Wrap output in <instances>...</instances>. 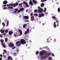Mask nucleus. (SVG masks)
<instances>
[{
  "mask_svg": "<svg viewBox=\"0 0 60 60\" xmlns=\"http://www.w3.org/2000/svg\"><path fill=\"white\" fill-rule=\"evenodd\" d=\"M0 41L1 42H3V40H1V39L0 40Z\"/></svg>",
  "mask_w": 60,
  "mask_h": 60,
  "instance_id": "680f3d73",
  "label": "nucleus"
},
{
  "mask_svg": "<svg viewBox=\"0 0 60 60\" xmlns=\"http://www.w3.org/2000/svg\"><path fill=\"white\" fill-rule=\"evenodd\" d=\"M33 13H32L30 14V16H33Z\"/></svg>",
  "mask_w": 60,
  "mask_h": 60,
  "instance_id": "09e8293b",
  "label": "nucleus"
},
{
  "mask_svg": "<svg viewBox=\"0 0 60 60\" xmlns=\"http://www.w3.org/2000/svg\"><path fill=\"white\" fill-rule=\"evenodd\" d=\"M20 10L21 11H23V10H24V8H20Z\"/></svg>",
  "mask_w": 60,
  "mask_h": 60,
  "instance_id": "f704fd0d",
  "label": "nucleus"
},
{
  "mask_svg": "<svg viewBox=\"0 0 60 60\" xmlns=\"http://www.w3.org/2000/svg\"><path fill=\"white\" fill-rule=\"evenodd\" d=\"M46 53V52L45 51H44V52L43 51H42L40 52V55H41V56H43L45 55L44 54H45V53Z\"/></svg>",
  "mask_w": 60,
  "mask_h": 60,
  "instance_id": "39448f33",
  "label": "nucleus"
},
{
  "mask_svg": "<svg viewBox=\"0 0 60 60\" xmlns=\"http://www.w3.org/2000/svg\"><path fill=\"white\" fill-rule=\"evenodd\" d=\"M27 26V24H24L23 25V27L24 28H25L26 26Z\"/></svg>",
  "mask_w": 60,
  "mask_h": 60,
  "instance_id": "dca6fc26",
  "label": "nucleus"
},
{
  "mask_svg": "<svg viewBox=\"0 0 60 60\" xmlns=\"http://www.w3.org/2000/svg\"><path fill=\"white\" fill-rule=\"evenodd\" d=\"M3 41L1 42V44L2 45H3Z\"/></svg>",
  "mask_w": 60,
  "mask_h": 60,
  "instance_id": "338daca9",
  "label": "nucleus"
},
{
  "mask_svg": "<svg viewBox=\"0 0 60 60\" xmlns=\"http://www.w3.org/2000/svg\"><path fill=\"white\" fill-rule=\"evenodd\" d=\"M0 57H3V56L2 54H0Z\"/></svg>",
  "mask_w": 60,
  "mask_h": 60,
  "instance_id": "052dcab7",
  "label": "nucleus"
},
{
  "mask_svg": "<svg viewBox=\"0 0 60 60\" xmlns=\"http://www.w3.org/2000/svg\"><path fill=\"white\" fill-rule=\"evenodd\" d=\"M34 12H38V10L35 9L34 10Z\"/></svg>",
  "mask_w": 60,
  "mask_h": 60,
  "instance_id": "2f4dec72",
  "label": "nucleus"
},
{
  "mask_svg": "<svg viewBox=\"0 0 60 60\" xmlns=\"http://www.w3.org/2000/svg\"><path fill=\"white\" fill-rule=\"evenodd\" d=\"M58 12L60 13V8H58Z\"/></svg>",
  "mask_w": 60,
  "mask_h": 60,
  "instance_id": "bb28decb",
  "label": "nucleus"
},
{
  "mask_svg": "<svg viewBox=\"0 0 60 60\" xmlns=\"http://www.w3.org/2000/svg\"><path fill=\"white\" fill-rule=\"evenodd\" d=\"M52 56H55L54 54L53 53H52Z\"/></svg>",
  "mask_w": 60,
  "mask_h": 60,
  "instance_id": "4d7b16f0",
  "label": "nucleus"
},
{
  "mask_svg": "<svg viewBox=\"0 0 60 60\" xmlns=\"http://www.w3.org/2000/svg\"><path fill=\"white\" fill-rule=\"evenodd\" d=\"M2 25H3V26H5V24L4 23V22H3L2 23Z\"/></svg>",
  "mask_w": 60,
  "mask_h": 60,
  "instance_id": "58836bf2",
  "label": "nucleus"
},
{
  "mask_svg": "<svg viewBox=\"0 0 60 60\" xmlns=\"http://www.w3.org/2000/svg\"><path fill=\"white\" fill-rule=\"evenodd\" d=\"M7 5H3L2 7H4V6H6Z\"/></svg>",
  "mask_w": 60,
  "mask_h": 60,
  "instance_id": "864d4df0",
  "label": "nucleus"
},
{
  "mask_svg": "<svg viewBox=\"0 0 60 60\" xmlns=\"http://www.w3.org/2000/svg\"><path fill=\"white\" fill-rule=\"evenodd\" d=\"M32 2L34 4H36L37 3V1H36V0H32Z\"/></svg>",
  "mask_w": 60,
  "mask_h": 60,
  "instance_id": "1a4fd4ad",
  "label": "nucleus"
},
{
  "mask_svg": "<svg viewBox=\"0 0 60 60\" xmlns=\"http://www.w3.org/2000/svg\"><path fill=\"white\" fill-rule=\"evenodd\" d=\"M3 9H4V10H5V9H7V8L4 7L3 8Z\"/></svg>",
  "mask_w": 60,
  "mask_h": 60,
  "instance_id": "8fccbe9b",
  "label": "nucleus"
},
{
  "mask_svg": "<svg viewBox=\"0 0 60 60\" xmlns=\"http://www.w3.org/2000/svg\"><path fill=\"white\" fill-rule=\"evenodd\" d=\"M58 20V19H56V23H57L58 22V20Z\"/></svg>",
  "mask_w": 60,
  "mask_h": 60,
  "instance_id": "de8ad7c7",
  "label": "nucleus"
},
{
  "mask_svg": "<svg viewBox=\"0 0 60 60\" xmlns=\"http://www.w3.org/2000/svg\"><path fill=\"white\" fill-rule=\"evenodd\" d=\"M38 13H41L43 11V9L41 8H40V7H38Z\"/></svg>",
  "mask_w": 60,
  "mask_h": 60,
  "instance_id": "f03ea898",
  "label": "nucleus"
},
{
  "mask_svg": "<svg viewBox=\"0 0 60 60\" xmlns=\"http://www.w3.org/2000/svg\"><path fill=\"white\" fill-rule=\"evenodd\" d=\"M15 52L16 53L18 54L19 52V50H17Z\"/></svg>",
  "mask_w": 60,
  "mask_h": 60,
  "instance_id": "5701e85b",
  "label": "nucleus"
},
{
  "mask_svg": "<svg viewBox=\"0 0 60 60\" xmlns=\"http://www.w3.org/2000/svg\"><path fill=\"white\" fill-rule=\"evenodd\" d=\"M22 4V3H20L19 4V6H21Z\"/></svg>",
  "mask_w": 60,
  "mask_h": 60,
  "instance_id": "6e6d98bb",
  "label": "nucleus"
},
{
  "mask_svg": "<svg viewBox=\"0 0 60 60\" xmlns=\"http://www.w3.org/2000/svg\"><path fill=\"white\" fill-rule=\"evenodd\" d=\"M3 47L4 48H6V46H5V44H3Z\"/></svg>",
  "mask_w": 60,
  "mask_h": 60,
  "instance_id": "7c9ffc66",
  "label": "nucleus"
},
{
  "mask_svg": "<svg viewBox=\"0 0 60 60\" xmlns=\"http://www.w3.org/2000/svg\"><path fill=\"white\" fill-rule=\"evenodd\" d=\"M44 6V4L43 3H42L41 4V7H43V6Z\"/></svg>",
  "mask_w": 60,
  "mask_h": 60,
  "instance_id": "412c9836",
  "label": "nucleus"
},
{
  "mask_svg": "<svg viewBox=\"0 0 60 60\" xmlns=\"http://www.w3.org/2000/svg\"><path fill=\"white\" fill-rule=\"evenodd\" d=\"M8 25H9V22L7 21V25H6L7 27V26H8Z\"/></svg>",
  "mask_w": 60,
  "mask_h": 60,
  "instance_id": "c9c22d12",
  "label": "nucleus"
},
{
  "mask_svg": "<svg viewBox=\"0 0 60 60\" xmlns=\"http://www.w3.org/2000/svg\"><path fill=\"white\" fill-rule=\"evenodd\" d=\"M21 11L20 10H19L18 11V13H19Z\"/></svg>",
  "mask_w": 60,
  "mask_h": 60,
  "instance_id": "49530a36",
  "label": "nucleus"
},
{
  "mask_svg": "<svg viewBox=\"0 0 60 60\" xmlns=\"http://www.w3.org/2000/svg\"><path fill=\"white\" fill-rule=\"evenodd\" d=\"M26 31L27 32H28V33H29V29H27Z\"/></svg>",
  "mask_w": 60,
  "mask_h": 60,
  "instance_id": "b1692460",
  "label": "nucleus"
},
{
  "mask_svg": "<svg viewBox=\"0 0 60 60\" xmlns=\"http://www.w3.org/2000/svg\"><path fill=\"white\" fill-rule=\"evenodd\" d=\"M47 54H48L47 55V56H50V52L47 53Z\"/></svg>",
  "mask_w": 60,
  "mask_h": 60,
  "instance_id": "393cba45",
  "label": "nucleus"
},
{
  "mask_svg": "<svg viewBox=\"0 0 60 60\" xmlns=\"http://www.w3.org/2000/svg\"><path fill=\"white\" fill-rule=\"evenodd\" d=\"M27 33H28V32H27L26 31L25 32L24 34L26 35L27 34Z\"/></svg>",
  "mask_w": 60,
  "mask_h": 60,
  "instance_id": "72a5a7b5",
  "label": "nucleus"
},
{
  "mask_svg": "<svg viewBox=\"0 0 60 60\" xmlns=\"http://www.w3.org/2000/svg\"><path fill=\"white\" fill-rule=\"evenodd\" d=\"M39 54V52L38 51H37L36 52V55H38Z\"/></svg>",
  "mask_w": 60,
  "mask_h": 60,
  "instance_id": "a19ab883",
  "label": "nucleus"
},
{
  "mask_svg": "<svg viewBox=\"0 0 60 60\" xmlns=\"http://www.w3.org/2000/svg\"><path fill=\"white\" fill-rule=\"evenodd\" d=\"M18 4H19L18 3H16L15 4V7H16V6H17Z\"/></svg>",
  "mask_w": 60,
  "mask_h": 60,
  "instance_id": "c756f323",
  "label": "nucleus"
},
{
  "mask_svg": "<svg viewBox=\"0 0 60 60\" xmlns=\"http://www.w3.org/2000/svg\"><path fill=\"white\" fill-rule=\"evenodd\" d=\"M47 9V8H44V12H46V10Z\"/></svg>",
  "mask_w": 60,
  "mask_h": 60,
  "instance_id": "e433bc0d",
  "label": "nucleus"
},
{
  "mask_svg": "<svg viewBox=\"0 0 60 60\" xmlns=\"http://www.w3.org/2000/svg\"><path fill=\"white\" fill-rule=\"evenodd\" d=\"M19 32L20 33V35H17L18 36H21V35L22 34V31H21V30L20 29L19 30Z\"/></svg>",
  "mask_w": 60,
  "mask_h": 60,
  "instance_id": "0eeeda50",
  "label": "nucleus"
},
{
  "mask_svg": "<svg viewBox=\"0 0 60 60\" xmlns=\"http://www.w3.org/2000/svg\"><path fill=\"white\" fill-rule=\"evenodd\" d=\"M4 31L6 33H8V30L7 29L6 30H5Z\"/></svg>",
  "mask_w": 60,
  "mask_h": 60,
  "instance_id": "aec40b11",
  "label": "nucleus"
},
{
  "mask_svg": "<svg viewBox=\"0 0 60 60\" xmlns=\"http://www.w3.org/2000/svg\"><path fill=\"white\" fill-rule=\"evenodd\" d=\"M31 21H34V16H32L31 17Z\"/></svg>",
  "mask_w": 60,
  "mask_h": 60,
  "instance_id": "f8f14e48",
  "label": "nucleus"
},
{
  "mask_svg": "<svg viewBox=\"0 0 60 60\" xmlns=\"http://www.w3.org/2000/svg\"><path fill=\"white\" fill-rule=\"evenodd\" d=\"M8 9H13V7L12 6H9L8 7Z\"/></svg>",
  "mask_w": 60,
  "mask_h": 60,
  "instance_id": "2eb2a0df",
  "label": "nucleus"
},
{
  "mask_svg": "<svg viewBox=\"0 0 60 60\" xmlns=\"http://www.w3.org/2000/svg\"><path fill=\"white\" fill-rule=\"evenodd\" d=\"M29 21V20H25V21L26 22H27V21Z\"/></svg>",
  "mask_w": 60,
  "mask_h": 60,
  "instance_id": "603ef678",
  "label": "nucleus"
},
{
  "mask_svg": "<svg viewBox=\"0 0 60 60\" xmlns=\"http://www.w3.org/2000/svg\"><path fill=\"white\" fill-rule=\"evenodd\" d=\"M34 15H36V17H37L38 16V14H34Z\"/></svg>",
  "mask_w": 60,
  "mask_h": 60,
  "instance_id": "5fc2aeb1",
  "label": "nucleus"
},
{
  "mask_svg": "<svg viewBox=\"0 0 60 60\" xmlns=\"http://www.w3.org/2000/svg\"><path fill=\"white\" fill-rule=\"evenodd\" d=\"M19 10V9L17 8H16L15 9V11H14V13H16L17 12V11Z\"/></svg>",
  "mask_w": 60,
  "mask_h": 60,
  "instance_id": "9b49d317",
  "label": "nucleus"
},
{
  "mask_svg": "<svg viewBox=\"0 0 60 60\" xmlns=\"http://www.w3.org/2000/svg\"><path fill=\"white\" fill-rule=\"evenodd\" d=\"M47 0H43L41 1L42 2H44V1L46 2L47 1Z\"/></svg>",
  "mask_w": 60,
  "mask_h": 60,
  "instance_id": "37998d69",
  "label": "nucleus"
},
{
  "mask_svg": "<svg viewBox=\"0 0 60 60\" xmlns=\"http://www.w3.org/2000/svg\"><path fill=\"white\" fill-rule=\"evenodd\" d=\"M14 36H15V37H17V36H16V35H14Z\"/></svg>",
  "mask_w": 60,
  "mask_h": 60,
  "instance_id": "69168bd1",
  "label": "nucleus"
},
{
  "mask_svg": "<svg viewBox=\"0 0 60 60\" xmlns=\"http://www.w3.org/2000/svg\"><path fill=\"white\" fill-rule=\"evenodd\" d=\"M11 34H13V32L12 31H10L9 32V35H10Z\"/></svg>",
  "mask_w": 60,
  "mask_h": 60,
  "instance_id": "4468645a",
  "label": "nucleus"
},
{
  "mask_svg": "<svg viewBox=\"0 0 60 60\" xmlns=\"http://www.w3.org/2000/svg\"><path fill=\"white\" fill-rule=\"evenodd\" d=\"M3 34L4 36L6 34V33Z\"/></svg>",
  "mask_w": 60,
  "mask_h": 60,
  "instance_id": "bf43d9fd",
  "label": "nucleus"
},
{
  "mask_svg": "<svg viewBox=\"0 0 60 60\" xmlns=\"http://www.w3.org/2000/svg\"><path fill=\"white\" fill-rule=\"evenodd\" d=\"M5 42H7V41H8V38H6L5 39Z\"/></svg>",
  "mask_w": 60,
  "mask_h": 60,
  "instance_id": "4be33fe9",
  "label": "nucleus"
},
{
  "mask_svg": "<svg viewBox=\"0 0 60 60\" xmlns=\"http://www.w3.org/2000/svg\"><path fill=\"white\" fill-rule=\"evenodd\" d=\"M2 59V58H0V60H1Z\"/></svg>",
  "mask_w": 60,
  "mask_h": 60,
  "instance_id": "774afa93",
  "label": "nucleus"
},
{
  "mask_svg": "<svg viewBox=\"0 0 60 60\" xmlns=\"http://www.w3.org/2000/svg\"><path fill=\"white\" fill-rule=\"evenodd\" d=\"M54 27H56V22H54Z\"/></svg>",
  "mask_w": 60,
  "mask_h": 60,
  "instance_id": "cd10ccee",
  "label": "nucleus"
},
{
  "mask_svg": "<svg viewBox=\"0 0 60 60\" xmlns=\"http://www.w3.org/2000/svg\"><path fill=\"white\" fill-rule=\"evenodd\" d=\"M3 56L4 57V58H6V56H5L4 55H3Z\"/></svg>",
  "mask_w": 60,
  "mask_h": 60,
  "instance_id": "c03bdc74",
  "label": "nucleus"
},
{
  "mask_svg": "<svg viewBox=\"0 0 60 60\" xmlns=\"http://www.w3.org/2000/svg\"><path fill=\"white\" fill-rule=\"evenodd\" d=\"M23 4H24V5H25V4L26 5V4L27 3L26 2V1H23Z\"/></svg>",
  "mask_w": 60,
  "mask_h": 60,
  "instance_id": "a878e982",
  "label": "nucleus"
},
{
  "mask_svg": "<svg viewBox=\"0 0 60 60\" xmlns=\"http://www.w3.org/2000/svg\"><path fill=\"white\" fill-rule=\"evenodd\" d=\"M32 2V0H30V2H29V3H31Z\"/></svg>",
  "mask_w": 60,
  "mask_h": 60,
  "instance_id": "e2e57ef3",
  "label": "nucleus"
},
{
  "mask_svg": "<svg viewBox=\"0 0 60 60\" xmlns=\"http://www.w3.org/2000/svg\"><path fill=\"white\" fill-rule=\"evenodd\" d=\"M13 55L14 56H17V54H16V52L14 53Z\"/></svg>",
  "mask_w": 60,
  "mask_h": 60,
  "instance_id": "c85d7f7f",
  "label": "nucleus"
},
{
  "mask_svg": "<svg viewBox=\"0 0 60 60\" xmlns=\"http://www.w3.org/2000/svg\"><path fill=\"white\" fill-rule=\"evenodd\" d=\"M45 14H46V15H47V14H48V13H47V12H45Z\"/></svg>",
  "mask_w": 60,
  "mask_h": 60,
  "instance_id": "0e129e2a",
  "label": "nucleus"
},
{
  "mask_svg": "<svg viewBox=\"0 0 60 60\" xmlns=\"http://www.w3.org/2000/svg\"><path fill=\"white\" fill-rule=\"evenodd\" d=\"M12 59V58H11V56H9L8 57V60H11Z\"/></svg>",
  "mask_w": 60,
  "mask_h": 60,
  "instance_id": "f3484780",
  "label": "nucleus"
},
{
  "mask_svg": "<svg viewBox=\"0 0 60 60\" xmlns=\"http://www.w3.org/2000/svg\"><path fill=\"white\" fill-rule=\"evenodd\" d=\"M44 16V15L43 14V13H41L40 14V15H38V17L39 18H41L42 17H43Z\"/></svg>",
  "mask_w": 60,
  "mask_h": 60,
  "instance_id": "423d86ee",
  "label": "nucleus"
},
{
  "mask_svg": "<svg viewBox=\"0 0 60 60\" xmlns=\"http://www.w3.org/2000/svg\"><path fill=\"white\" fill-rule=\"evenodd\" d=\"M0 37H1V38H3V35L1 34H0Z\"/></svg>",
  "mask_w": 60,
  "mask_h": 60,
  "instance_id": "a18cd8bd",
  "label": "nucleus"
},
{
  "mask_svg": "<svg viewBox=\"0 0 60 60\" xmlns=\"http://www.w3.org/2000/svg\"><path fill=\"white\" fill-rule=\"evenodd\" d=\"M7 6H13L14 7H15V3H14L13 4H7Z\"/></svg>",
  "mask_w": 60,
  "mask_h": 60,
  "instance_id": "20e7f679",
  "label": "nucleus"
},
{
  "mask_svg": "<svg viewBox=\"0 0 60 60\" xmlns=\"http://www.w3.org/2000/svg\"><path fill=\"white\" fill-rule=\"evenodd\" d=\"M25 6L26 7H29V5L28 4H27V3L26 4Z\"/></svg>",
  "mask_w": 60,
  "mask_h": 60,
  "instance_id": "6ab92c4d",
  "label": "nucleus"
},
{
  "mask_svg": "<svg viewBox=\"0 0 60 60\" xmlns=\"http://www.w3.org/2000/svg\"><path fill=\"white\" fill-rule=\"evenodd\" d=\"M56 41V39H54V42H55Z\"/></svg>",
  "mask_w": 60,
  "mask_h": 60,
  "instance_id": "13d9d810",
  "label": "nucleus"
},
{
  "mask_svg": "<svg viewBox=\"0 0 60 60\" xmlns=\"http://www.w3.org/2000/svg\"><path fill=\"white\" fill-rule=\"evenodd\" d=\"M4 30H2L1 32V33L2 34H3V33H4Z\"/></svg>",
  "mask_w": 60,
  "mask_h": 60,
  "instance_id": "79ce46f5",
  "label": "nucleus"
},
{
  "mask_svg": "<svg viewBox=\"0 0 60 60\" xmlns=\"http://www.w3.org/2000/svg\"><path fill=\"white\" fill-rule=\"evenodd\" d=\"M15 48H16V47L14 46L12 48V49H15Z\"/></svg>",
  "mask_w": 60,
  "mask_h": 60,
  "instance_id": "3c124183",
  "label": "nucleus"
},
{
  "mask_svg": "<svg viewBox=\"0 0 60 60\" xmlns=\"http://www.w3.org/2000/svg\"><path fill=\"white\" fill-rule=\"evenodd\" d=\"M52 18H53V19H56V17H55V16H53L52 17Z\"/></svg>",
  "mask_w": 60,
  "mask_h": 60,
  "instance_id": "473e14b6",
  "label": "nucleus"
},
{
  "mask_svg": "<svg viewBox=\"0 0 60 60\" xmlns=\"http://www.w3.org/2000/svg\"><path fill=\"white\" fill-rule=\"evenodd\" d=\"M29 4H30V5H31L32 6L34 5V4H33V3L32 2L29 3Z\"/></svg>",
  "mask_w": 60,
  "mask_h": 60,
  "instance_id": "a211bd4d",
  "label": "nucleus"
},
{
  "mask_svg": "<svg viewBox=\"0 0 60 60\" xmlns=\"http://www.w3.org/2000/svg\"><path fill=\"white\" fill-rule=\"evenodd\" d=\"M47 42H50L51 40H52V39H50V38H49L47 39Z\"/></svg>",
  "mask_w": 60,
  "mask_h": 60,
  "instance_id": "9d476101",
  "label": "nucleus"
},
{
  "mask_svg": "<svg viewBox=\"0 0 60 60\" xmlns=\"http://www.w3.org/2000/svg\"><path fill=\"white\" fill-rule=\"evenodd\" d=\"M42 58H43L44 59H45L46 58V56H42Z\"/></svg>",
  "mask_w": 60,
  "mask_h": 60,
  "instance_id": "4c0bfd02",
  "label": "nucleus"
},
{
  "mask_svg": "<svg viewBox=\"0 0 60 60\" xmlns=\"http://www.w3.org/2000/svg\"><path fill=\"white\" fill-rule=\"evenodd\" d=\"M9 47H10V48H12L13 47H14V45L11 43V42H10L8 45Z\"/></svg>",
  "mask_w": 60,
  "mask_h": 60,
  "instance_id": "7ed1b4c3",
  "label": "nucleus"
},
{
  "mask_svg": "<svg viewBox=\"0 0 60 60\" xmlns=\"http://www.w3.org/2000/svg\"><path fill=\"white\" fill-rule=\"evenodd\" d=\"M4 52V53H6L7 52V51L5 50L4 49L3 50Z\"/></svg>",
  "mask_w": 60,
  "mask_h": 60,
  "instance_id": "ea45409f",
  "label": "nucleus"
},
{
  "mask_svg": "<svg viewBox=\"0 0 60 60\" xmlns=\"http://www.w3.org/2000/svg\"><path fill=\"white\" fill-rule=\"evenodd\" d=\"M8 2L6 0H5L3 2V4H7Z\"/></svg>",
  "mask_w": 60,
  "mask_h": 60,
  "instance_id": "ddd939ff",
  "label": "nucleus"
},
{
  "mask_svg": "<svg viewBox=\"0 0 60 60\" xmlns=\"http://www.w3.org/2000/svg\"><path fill=\"white\" fill-rule=\"evenodd\" d=\"M20 43L22 44H25L26 43V41L24 39H21L20 40V41H17L16 44L18 47H19Z\"/></svg>",
  "mask_w": 60,
  "mask_h": 60,
  "instance_id": "f257e3e1",
  "label": "nucleus"
},
{
  "mask_svg": "<svg viewBox=\"0 0 60 60\" xmlns=\"http://www.w3.org/2000/svg\"><path fill=\"white\" fill-rule=\"evenodd\" d=\"M23 18L25 19H29V17H28V16H23Z\"/></svg>",
  "mask_w": 60,
  "mask_h": 60,
  "instance_id": "6e6552de",
  "label": "nucleus"
}]
</instances>
